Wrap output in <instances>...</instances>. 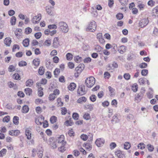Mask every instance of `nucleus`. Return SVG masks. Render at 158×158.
Returning <instances> with one entry per match:
<instances>
[{"label":"nucleus","instance_id":"nucleus-4","mask_svg":"<svg viewBox=\"0 0 158 158\" xmlns=\"http://www.w3.org/2000/svg\"><path fill=\"white\" fill-rule=\"evenodd\" d=\"M95 82V79L94 77H90L86 79L85 81V83L87 87L90 88L94 85Z\"/></svg>","mask_w":158,"mask_h":158},{"label":"nucleus","instance_id":"nucleus-8","mask_svg":"<svg viewBox=\"0 0 158 158\" xmlns=\"http://www.w3.org/2000/svg\"><path fill=\"white\" fill-rule=\"evenodd\" d=\"M104 143L105 140L102 138L97 139L95 141V143L98 147H100L102 146Z\"/></svg>","mask_w":158,"mask_h":158},{"label":"nucleus","instance_id":"nucleus-20","mask_svg":"<svg viewBox=\"0 0 158 158\" xmlns=\"http://www.w3.org/2000/svg\"><path fill=\"white\" fill-rule=\"evenodd\" d=\"M43 149L42 148H40L38 149L37 151V154L38 157L40 158H41L43 156Z\"/></svg>","mask_w":158,"mask_h":158},{"label":"nucleus","instance_id":"nucleus-56","mask_svg":"<svg viewBox=\"0 0 158 158\" xmlns=\"http://www.w3.org/2000/svg\"><path fill=\"white\" fill-rule=\"evenodd\" d=\"M81 57L79 56H77L74 57L75 60L77 63L80 62L81 61Z\"/></svg>","mask_w":158,"mask_h":158},{"label":"nucleus","instance_id":"nucleus-51","mask_svg":"<svg viewBox=\"0 0 158 158\" xmlns=\"http://www.w3.org/2000/svg\"><path fill=\"white\" fill-rule=\"evenodd\" d=\"M116 146V144L114 142L111 143L110 145V148L111 149H113Z\"/></svg>","mask_w":158,"mask_h":158},{"label":"nucleus","instance_id":"nucleus-53","mask_svg":"<svg viewBox=\"0 0 158 158\" xmlns=\"http://www.w3.org/2000/svg\"><path fill=\"white\" fill-rule=\"evenodd\" d=\"M148 73V70L147 69H143L141 72V74L143 76H146Z\"/></svg>","mask_w":158,"mask_h":158},{"label":"nucleus","instance_id":"nucleus-48","mask_svg":"<svg viewBox=\"0 0 158 158\" xmlns=\"http://www.w3.org/2000/svg\"><path fill=\"white\" fill-rule=\"evenodd\" d=\"M15 67L13 65H10L8 68V71L10 72H11L15 70Z\"/></svg>","mask_w":158,"mask_h":158},{"label":"nucleus","instance_id":"nucleus-61","mask_svg":"<svg viewBox=\"0 0 158 158\" xmlns=\"http://www.w3.org/2000/svg\"><path fill=\"white\" fill-rule=\"evenodd\" d=\"M109 104V102L107 101H105L102 103V106L104 107L108 106Z\"/></svg>","mask_w":158,"mask_h":158},{"label":"nucleus","instance_id":"nucleus-46","mask_svg":"<svg viewBox=\"0 0 158 158\" xmlns=\"http://www.w3.org/2000/svg\"><path fill=\"white\" fill-rule=\"evenodd\" d=\"M56 97V96H55L53 94H50L48 97L49 100L51 101H53L55 98Z\"/></svg>","mask_w":158,"mask_h":158},{"label":"nucleus","instance_id":"nucleus-24","mask_svg":"<svg viewBox=\"0 0 158 158\" xmlns=\"http://www.w3.org/2000/svg\"><path fill=\"white\" fill-rule=\"evenodd\" d=\"M47 83V80L45 79H42L40 82H37L36 84L37 85L38 87H41V85H45Z\"/></svg>","mask_w":158,"mask_h":158},{"label":"nucleus","instance_id":"nucleus-11","mask_svg":"<svg viewBox=\"0 0 158 158\" xmlns=\"http://www.w3.org/2000/svg\"><path fill=\"white\" fill-rule=\"evenodd\" d=\"M84 65L83 64H80L75 68V70L76 71L77 74H80L83 71L84 68Z\"/></svg>","mask_w":158,"mask_h":158},{"label":"nucleus","instance_id":"nucleus-47","mask_svg":"<svg viewBox=\"0 0 158 158\" xmlns=\"http://www.w3.org/2000/svg\"><path fill=\"white\" fill-rule=\"evenodd\" d=\"M25 33L26 34H29L30 33H31L32 31V29L29 27L26 28L25 29Z\"/></svg>","mask_w":158,"mask_h":158},{"label":"nucleus","instance_id":"nucleus-3","mask_svg":"<svg viewBox=\"0 0 158 158\" xmlns=\"http://www.w3.org/2000/svg\"><path fill=\"white\" fill-rule=\"evenodd\" d=\"M96 27L97 25L95 22L92 20L89 23L87 27L86 28V30L87 31L93 32L96 30Z\"/></svg>","mask_w":158,"mask_h":158},{"label":"nucleus","instance_id":"nucleus-23","mask_svg":"<svg viewBox=\"0 0 158 158\" xmlns=\"http://www.w3.org/2000/svg\"><path fill=\"white\" fill-rule=\"evenodd\" d=\"M23 45L24 47H27L29 44V40L28 38H26L24 40L23 42Z\"/></svg>","mask_w":158,"mask_h":158},{"label":"nucleus","instance_id":"nucleus-44","mask_svg":"<svg viewBox=\"0 0 158 158\" xmlns=\"http://www.w3.org/2000/svg\"><path fill=\"white\" fill-rule=\"evenodd\" d=\"M123 77L125 79L128 80L130 79L131 76L128 73H125L123 75Z\"/></svg>","mask_w":158,"mask_h":158},{"label":"nucleus","instance_id":"nucleus-19","mask_svg":"<svg viewBox=\"0 0 158 158\" xmlns=\"http://www.w3.org/2000/svg\"><path fill=\"white\" fill-rule=\"evenodd\" d=\"M137 7L140 10H142L144 9L145 5L140 2H139L137 3Z\"/></svg>","mask_w":158,"mask_h":158},{"label":"nucleus","instance_id":"nucleus-6","mask_svg":"<svg viewBox=\"0 0 158 158\" xmlns=\"http://www.w3.org/2000/svg\"><path fill=\"white\" fill-rule=\"evenodd\" d=\"M86 91L85 90V86L81 85L79 86L77 90V93L79 95H82L86 94Z\"/></svg>","mask_w":158,"mask_h":158},{"label":"nucleus","instance_id":"nucleus-26","mask_svg":"<svg viewBox=\"0 0 158 158\" xmlns=\"http://www.w3.org/2000/svg\"><path fill=\"white\" fill-rule=\"evenodd\" d=\"M83 118L86 120H89L91 118L90 114L88 113H85L83 116Z\"/></svg>","mask_w":158,"mask_h":158},{"label":"nucleus","instance_id":"nucleus-43","mask_svg":"<svg viewBox=\"0 0 158 158\" xmlns=\"http://www.w3.org/2000/svg\"><path fill=\"white\" fill-rule=\"evenodd\" d=\"M51 44V42L50 40H46L44 43V46H49Z\"/></svg>","mask_w":158,"mask_h":158},{"label":"nucleus","instance_id":"nucleus-52","mask_svg":"<svg viewBox=\"0 0 158 158\" xmlns=\"http://www.w3.org/2000/svg\"><path fill=\"white\" fill-rule=\"evenodd\" d=\"M10 117L9 116H5L3 119V122L8 123L9 122L10 120Z\"/></svg>","mask_w":158,"mask_h":158},{"label":"nucleus","instance_id":"nucleus-40","mask_svg":"<svg viewBox=\"0 0 158 158\" xmlns=\"http://www.w3.org/2000/svg\"><path fill=\"white\" fill-rule=\"evenodd\" d=\"M13 122L15 124L18 125L19 123V117L15 116L13 118Z\"/></svg>","mask_w":158,"mask_h":158},{"label":"nucleus","instance_id":"nucleus-22","mask_svg":"<svg viewBox=\"0 0 158 158\" xmlns=\"http://www.w3.org/2000/svg\"><path fill=\"white\" fill-rule=\"evenodd\" d=\"M33 81L31 79L27 80L26 82V85L27 87H31L33 84Z\"/></svg>","mask_w":158,"mask_h":158},{"label":"nucleus","instance_id":"nucleus-16","mask_svg":"<svg viewBox=\"0 0 158 158\" xmlns=\"http://www.w3.org/2000/svg\"><path fill=\"white\" fill-rule=\"evenodd\" d=\"M127 50V47L124 45L120 46L118 48V50L121 54H123Z\"/></svg>","mask_w":158,"mask_h":158},{"label":"nucleus","instance_id":"nucleus-36","mask_svg":"<svg viewBox=\"0 0 158 158\" xmlns=\"http://www.w3.org/2000/svg\"><path fill=\"white\" fill-rule=\"evenodd\" d=\"M60 72V69H59L56 68L54 71V74L55 77H57Z\"/></svg>","mask_w":158,"mask_h":158},{"label":"nucleus","instance_id":"nucleus-25","mask_svg":"<svg viewBox=\"0 0 158 158\" xmlns=\"http://www.w3.org/2000/svg\"><path fill=\"white\" fill-rule=\"evenodd\" d=\"M29 110V108L27 105L24 106L22 110V112L23 113H26L28 112Z\"/></svg>","mask_w":158,"mask_h":158},{"label":"nucleus","instance_id":"nucleus-58","mask_svg":"<svg viewBox=\"0 0 158 158\" xmlns=\"http://www.w3.org/2000/svg\"><path fill=\"white\" fill-rule=\"evenodd\" d=\"M57 28V26L55 24L50 25L48 26V28L49 29H56Z\"/></svg>","mask_w":158,"mask_h":158},{"label":"nucleus","instance_id":"nucleus-60","mask_svg":"<svg viewBox=\"0 0 158 158\" xmlns=\"http://www.w3.org/2000/svg\"><path fill=\"white\" fill-rule=\"evenodd\" d=\"M116 17L119 20L121 19L123 17V14L121 13H118L116 15Z\"/></svg>","mask_w":158,"mask_h":158},{"label":"nucleus","instance_id":"nucleus-50","mask_svg":"<svg viewBox=\"0 0 158 158\" xmlns=\"http://www.w3.org/2000/svg\"><path fill=\"white\" fill-rule=\"evenodd\" d=\"M96 98L95 95L93 94L90 96L89 99L91 101L94 102L96 100Z\"/></svg>","mask_w":158,"mask_h":158},{"label":"nucleus","instance_id":"nucleus-30","mask_svg":"<svg viewBox=\"0 0 158 158\" xmlns=\"http://www.w3.org/2000/svg\"><path fill=\"white\" fill-rule=\"evenodd\" d=\"M25 92L27 95L30 96L32 93V89L29 88H27L25 89Z\"/></svg>","mask_w":158,"mask_h":158},{"label":"nucleus","instance_id":"nucleus-7","mask_svg":"<svg viewBox=\"0 0 158 158\" xmlns=\"http://www.w3.org/2000/svg\"><path fill=\"white\" fill-rule=\"evenodd\" d=\"M149 21L147 18H144L140 20L139 23V27L142 28L146 26L148 23Z\"/></svg>","mask_w":158,"mask_h":158},{"label":"nucleus","instance_id":"nucleus-57","mask_svg":"<svg viewBox=\"0 0 158 158\" xmlns=\"http://www.w3.org/2000/svg\"><path fill=\"white\" fill-rule=\"evenodd\" d=\"M53 60L54 63H57L59 61V59L57 56H55L53 58Z\"/></svg>","mask_w":158,"mask_h":158},{"label":"nucleus","instance_id":"nucleus-29","mask_svg":"<svg viewBox=\"0 0 158 158\" xmlns=\"http://www.w3.org/2000/svg\"><path fill=\"white\" fill-rule=\"evenodd\" d=\"M138 88V85L136 83L133 84L132 86V90L135 92H136L137 91Z\"/></svg>","mask_w":158,"mask_h":158},{"label":"nucleus","instance_id":"nucleus-49","mask_svg":"<svg viewBox=\"0 0 158 158\" xmlns=\"http://www.w3.org/2000/svg\"><path fill=\"white\" fill-rule=\"evenodd\" d=\"M79 114H78L76 113H74L73 114V118L75 120H77L79 118Z\"/></svg>","mask_w":158,"mask_h":158},{"label":"nucleus","instance_id":"nucleus-45","mask_svg":"<svg viewBox=\"0 0 158 158\" xmlns=\"http://www.w3.org/2000/svg\"><path fill=\"white\" fill-rule=\"evenodd\" d=\"M81 138L84 141H86L88 138V136L85 134H83L80 136Z\"/></svg>","mask_w":158,"mask_h":158},{"label":"nucleus","instance_id":"nucleus-1","mask_svg":"<svg viewBox=\"0 0 158 158\" xmlns=\"http://www.w3.org/2000/svg\"><path fill=\"white\" fill-rule=\"evenodd\" d=\"M56 141L59 144H61V146L58 148V150L61 152H64L66 150L65 146L67 143L66 142L64 141V136L63 135H60L57 138Z\"/></svg>","mask_w":158,"mask_h":158},{"label":"nucleus","instance_id":"nucleus-42","mask_svg":"<svg viewBox=\"0 0 158 158\" xmlns=\"http://www.w3.org/2000/svg\"><path fill=\"white\" fill-rule=\"evenodd\" d=\"M138 147L141 150L144 149L145 147V144L143 143H140L138 145Z\"/></svg>","mask_w":158,"mask_h":158},{"label":"nucleus","instance_id":"nucleus-63","mask_svg":"<svg viewBox=\"0 0 158 158\" xmlns=\"http://www.w3.org/2000/svg\"><path fill=\"white\" fill-rule=\"evenodd\" d=\"M91 59L90 57H88L86 58L84 60V61L85 63H88L91 61Z\"/></svg>","mask_w":158,"mask_h":158},{"label":"nucleus","instance_id":"nucleus-31","mask_svg":"<svg viewBox=\"0 0 158 158\" xmlns=\"http://www.w3.org/2000/svg\"><path fill=\"white\" fill-rule=\"evenodd\" d=\"M111 122L114 123L118 122L119 120L116 115H114L113 116Z\"/></svg>","mask_w":158,"mask_h":158},{"label":"nucleus","instance_id":"nucleus-39","mask_svg":"<svg viewBox=\"0 0 158 158\" xmlns=\"http://www.w3.org/2000/svg\"><path fill=\"white\" fill-rule=\"evenodd\" d=\"M57 121L56 117L54 116H52L50 118V121L52 123H54L56 122Z\"/></svg>","mask_w":158,"mask_h":158},{"label":"nucleus","instance_id":"nucleus-21","mask_svg":"<svg viewBox=\"0 0 158 158\" xmlns=\"http://www.w3.org/2000/svg\"><path fill=\"white\" fill-rule=\"evenodd\" d=\"M86 100V99L85 97H82L79 98L77 100V102L79 103H81L85 102Z\"/></svg>","mask_w":158,"mask_h":158},{"label":"nucleus","instance_id":"nucleus-28","mask_svg":"<svg viewBox=\"0 0 158 158\" xmlns=\"http://www.w3.org/2000/svg\"><path fill=\"white\" fill-rule=\"evenodd\" d=\"M40 62V60L39 59H35L33 61V64L36 66H38L39 65Z\"/></svg>","mask_w":158,"mask_h":158},{"label":"nucleus","instance_id":"nucleus-35","mask_svg":"<svg viewBox=\"0 0 158 158\" xmlns=\"http://www.w3.org/2000/svg\"><path fill=\"white\" fill-rule=\"evenodd\" d=\"M147 147L148 150L150 152H152L154 150V148L153 146L151 144H149L147 145Z\"/></svg>","mask_w":158,"mask_h":158},{"label":"nucleus","instance_id":"nucleus-32","mask_svg":"<svg viewBox=\"0 0 158 158\" xmlns=\"http://www.w3.org/2000/svg\"><path fill=\"white\" fill-rule=\"evenodd\" d=\"M38 73L40 75H42L44 73V69L43 67H40L39 69Z\"/></svg>","mask_w":158,"mask_h":158},{"label":"nucleus","instance_id":"nucleus-27","mask_svg":"<svg viewBox=\"0 0 158 158\" xmlns=\"http://www.w3.org/2000/svg\"><path fill=\"white\" fill-rule=\"evenodd\" d=\"M38 95L40 97H41L43 95V92L42 91L43 89L41 87H38Z\"/></svg>","mask_w":158,"mask_h":158},{"label":"nucleus","instance_id":"nucleus-15","mask_svg":"<svg viewBox=\"0 0 158 158\" xmlns=\"http://www.w3.org/2000/svg\"><path fill=\"white\" fill-rule=\"evenodd\" d=\"M20 132L18 130H12L9 131V134L12 136H17L19 135Z\"/></svg>","mask_w":158,"mask_h":158},{"label":"nucleus","instance_id":"nucleus-33","mask_svg":"<svg viewBox=\"0 0 158 158\" xmlns=\"http://www.w3.org/2000/svg\"><path fill=\"white\" fill-rule=\"evenodd\" d=\"M16 18L15 16H12L10 19V23L11 25H14L15 24Z\"/></svg>","mask_w":158,"mask_h":158},{"label":"nucleus","instance_id":"nucleus-34","mask_svg":"<svg viewBox=\"0 0 158 158\" xmlns=\"http://www.w3.org/2000/svg\"><path fill=\"white\" fill-rule=\"evenodd\" d=\"M66 57L67 60H72L73 58V55L72 54L70 53H68L66 55Z\"/></svg>","mask_w":158,"mask_h":158},{"label":"nucleus","instance_id":"nucleus-13","mask_svg":"<svg viewBox=\"0 0 158 158\" xmlns=\"http://www.w3.org/2000/svg\"><path fill=\"white\" fill-rule=\"evenodd\" d=\"M58 40L59 39L57 37H55L53 39V46L55 48H56L58 47L59 44Z\"/></svg>","mask_w":158,"mask_h":158},{"label":"nucleus","instance_id":"nucleus-37","mask_svg":"<svg viewBox=\"0 0 158 158\" xmlns=\"http://www.w3.org/2000/svg\"><path fill=\"white\" fill-rule=\"evenodd\" d=\"M145 78H141L139 79L138 81L140 85H143L144 84L145 82Z\"/></svg>","mask_w":158,"mask_h":158},{"label":"nucleus","instance_id":"nucleus-55","mask_svg":"<svg viewBox=\"0 0 158 158\" xmlns=\"http://www.w3.org/2000/svg\"><path fill=\"white\" fill-rule=\"evenodd\" d=\"M119 1L121 4L123 6L126 5L128 2V0H119Z\"/></svg>","mask_w":158,"mask_h":158},{"label":"nucleus","instance_id":"nucleus-2","mask_svg":"<svg viewBox=\"0 0 158 158\" xmlns=\"http://www.w3.org/2000/svg\"><path fill=\"white\" fill-rule=\"evenodd\" d=\"M59 28L62 32L66 33L69 30V28L67 24L64 22L60 21L58 23Z\"/></svg>","mask_w":158,"mask_h":158},{"label":"nucleus","instance_id":"nucleus-41","mask_svg":"<svg viewBox=\"0 0 158 158\" xmlns=\"http://www.w3.org/2000/svg\"><path fill=\"white\" fill-rule=\"evenodd\" d=\"M124 149L126 150L129 149L131 147L130 143L128 142H125L124 144Z\"/></svg>","mask_w":158,"mask_h":158},{"label":"nucleus","instance_id":"nucleus-38","mask_svg":"<svg viewBox=\"0 0 158 158\" xmlns=\"http://www.w3.org/2000/svg\"><path fill=\"white\" fill-rule=\"evenodd\" d=\"M6 149L3 148L0 151V157H2L4 156L6 154Z\"/></svg>","mask_w":158,"mask_h":158},{"label":"nucleus","instance_id":"nucleus-5","mask_svg":"<svg viewBox=\"0 0 158 158\" xmlns=\"http://www.w3.org/2000/svg\"><path fill=\"white\" fill-rule=\"evenodd\" d=\"M48 144L50 148L52 149H56L58 146L57 142L56 140H55L52 138H50L48 140Z\"/></svg>","mask_w":158,"mask_h":158},{"label":"nucleus","instance_id":"nucleus-54","mask_svg":"<svg viewBox=\"0 0 158 158\" xmlns=\"http://www.w3.org/2000/svg\"><path fill=\"white\" fill-rule=\"evenodd\" d=\"M42 35V34L41 32L36 33L35 34L34 36L37 39H40Z\"/></svg>","mask_w":158,"mask_h":158},{"label":"nucleus","instance_id":"nucleus-62","mask_svg":"<svg viewBox=\"0 0 158 158\" xmlns=\"http://www.w3.org/2000/svg\"><path fill=\"white\" fill-rule=\"evenodd\" d=\"M19 65L20 66H26L27 65V63L25 61H22L19 62Z\"/></svg>","mask_w":158,"mask_h":158},{"label":"nucleus","instance_id":"nucleus-17","mask_svg":"<svg viewBox=\"0 0 158 158\" xmlns=\"http://www.w3.org/2000/svg\"><path fill=\"white\" fill-rule=\"evenodd\" d=\"M76 87V84L74 83H71L68 86V88L69 90L73 91Z\"/></svg>","mask_w":158,"mask_h":158},{"label":"nucleus","instance_id":"nucleus-10","mask_svg":"<svg viewBox=\"0 0 158 158\" xmlns=\"http://www.w3.org/2000/svg\"><path fill=\"white\" fill-rule=\"evenodd\" d=\"M115 155L118 158H124L125 156L122 152L119 150H117L115 152Z\"/></svg>","mask_w":158,"mask_h":158},{"label":"nucleus","instance_id":"nucleus-14","mask_svg":"<svg viewBox=\"0 0 158 158\" xmlns=\"http://www.w3.org/2000/svg\"><path fill=\"white\" fill-rule=\"evenodd\" d=\"M11 42V39L10 38H6L4 40V43L7 46H10Z\"/></svg>","mask_w":158,"mask_h":158},{"label":"nucleus","instance_id":"nucleus-64","mask_svg":"<svg viewBox=\"0 0 158 158\" xmlns=\"http://www.w3.org/2000/svg\"><path fill=\"white\" fill-rule=\"evenodd\" d=\"M153 11V13L154 14H153V15H154L155 16H158V9L156 8L154 9Z\"/></svg>","mask_w":158,"mask_h":158},{"label":"nucleus","instance_id":"nucleus-59","mask_svg":"<svg viewBox=\"0 0 158 158\" xmlns=\"http://www.w3.org/2000/svg\"><path fill=\"white\" fill-rule=\"evenodd\" d=\"M13 78L16 80H20V76L18 73H15L13 75Z\"/></svg>","mask_w":158,"mask_h":158},{"label":"nucleus","instance_id":"nucleus-9","mask_svg":"<svg viewBox=\"0 0 158 158\" xmlns=\"http://www.w3.org/2000/svg\"><path fill=\"white\" fill-rule=\"evenodd\" d=\"M41 19V15L39 14L37 16H33L31 19V21L32 23L35 24L38 23Z\"/></svg>","mask_w":158,"mask_h":158},{"label":"nucleus","instance_id":"nucleus-12","mask_svg":"<svg viewBox=\"0 0 158 158\" xmlns=\"http://www.w3.org/2000/svg\"><path fill=\"white\" fill-rule=\"evenodd\" d=\"M53 8V7L52 6H47L46 8V10L47 13L49 15L51 16L54 15V13L52 11V9Z\"/></svg>","mask_w":158,"mask_h":158},{"label":"nucleus","instance_id":"nucleus-18","mask_svg":"<svg viewBox=\"0 0 158 158\" xmlns=\"http://www.w3.org/2000/svg\"><path fill=\"white\" fill-rule=\"evenodd\" d=\"M25 135L27 139H31V134L30 131L28 128L25 130Z\"/></svg>","mask_w":158,"mask_h":158}]
</instances>
